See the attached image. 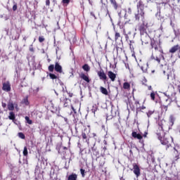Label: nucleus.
<instances>
[{"instance_id":"1a4fd4ad","label":"nucleus","mask_w":180,"mask_h":180,"mask_svg":"<svg viewBox=\"0 0 180 180\" xmlns=\"http://www.w3.org/2000/svg\"><path fill=\"white\" fill-rule=\"evenodd\" d=\"M97 74L99 77V79L102 81H106L108 79V76H106V73H105L103 70L101 69V70L98 71Z\"/></svg>"},{"instance_id":"ddd939ff","label":"nucleus","mask_w":180,"mask_h":180,"mask_svg":"<svg viewBox=\"0 0 180 180\" xmlns=\"http://www.w3.org/2000/svg\"><path fill=\"white\" fill-rule=\"evenodd\" d=\"M2 89L3 91H6V92H11V83L9 82L4 83Z\"/></svg>"},{"instance_id":"e2e57ef3","label":"nucleus","mask_w":180,"mask_h":180,"mask_svg":"<svg viewBox=\"0 0 180 180\" xmlns=\"http://www.w3.org/2000/svg\"><path fill=\"white\" fill-rule=\"evenodd\" d=\"M91 150H92V151H95V148H94V147H92V148H91Z\"/></svg>"},{"instance_id":"412c9836","label":"nucleus","mask_w":180,"mask_h":180,"mask_svg":"<svg viewBox=\"0 0 180 180\" xmlns=\"http://www.w3.org/2000/svg\"><path fill=\"white\" fill-rule=\"evenodd\" d=\"M100 92H101L103 95H105V96L109 95V92L108 91V89H106V88L103 86L100 87Z\"/></svg>"},{"instance_id":"5701e85b","label":"nucleus","mask_w":180,"mask_h":180,"mask_svg":"<svg viewBox=\"0 0 180 180\" xmlns=\"http://www.w3.org/2000/svg\"><path fill=\"white\" fill-rule=\"evenodd\" d=\"M169 122L171 127H172V126H174V123H175V117H174V115H170L169 118Z\"/></svg>"},{"instance_id":"393cba45","label":"nucleus","mask_w":180,"mask_h":180,"mask_svg":"<svg viewBox=\"0 0 180 180\" xmlns=\"http://www.w3.org/2000/svg\"><path fill=\"white\" fill-rule=\"evenodd\" d=\"M82 69L84 70V71H86V72H89L91 71V67H89V65L88 64H84L82 66Z\"/></svg>"},{"instance_id":"0e129e2a","label":"nucleus","mask_w":180,"mask_h":180,"mask_svg":"<svg viewBox=\"0 0 180 180\" xmlns=\"http://www.w3.org/2000/svg\"><path fill=\"white\" fill-rule=\"evenodd\" d=\"M109 40H113L110 37H108Z\"/></svg>"},{"instance_id":"052dcab7","label":"nucleus","mask_w":180,"mask_h":180,"mask_svg":"<svg viewBox=\"0 0 180 180\" xmlns=\"http://www.w3.org/2000/svg\"><path fill=\"white\" fill-rule=\"evenodd\" d=\"M88 1H89V4L92 6V1H91V0H88Z\"/></svg>"},{"instance_id":"6ab92c4d","label":"nucleus","mask_w":180,"mask_h":180,"mask_svg":"<svg viewBox=\"0 0 180 180\" xmlns=\"http://www.w3.org/2000/svg\"><path fill=\"white\" fill-rule=\"evenodd\" d=\"M21 103H22V105H25V106H29V105H30V103L29 102V97L26 96L22 100Z\"/></svg>"},{"instance_id":"aec40b11","label":"nucleus","mask_w":180,"mask_h":180,"mask_svg":"<svg viewBox=\"0 0 180 180\" xmlns=\"http://www.w3.org/2000/svg\"><path fill=\"white\" fill-rule=\"evenodd\" d=\"M179 50V45H175L169 49V53H174Z\"/></svg>"},{"instance_id":"7ed1b4c3","label":"nucleus","mask_w":180,"mask_h":180,"mask_svg":"<svg viewBox=\"0 0 180 180\" xmlns=\"http://www.w3.org/2000/svg\"><path fill=\"white\" fill-rule=\"evenodd\" d=\"M147 23L145 21H143L142 24L140 25L139 30L141 34V40L142 44H148L150 42V35L147 33Z\"/></svg>"},{"instance_id":"a211bd4d","label":"nucleus","mask_w":180,"mask_h":180,"mask_svg":"<svg viewBox=\"0 0 180 180\" xmlns=\"http://www.w3.org/2000/svg\"><path fill=\"white\" fill-rule=\"evenodd\" d=\"M70 103H71V100L65 98L63 100V106L65 108H68V106H70Z\"/></svg>"},{"instance_id":"6e6d98bb","label":"nucleus","mask_w":180,"mask_h":180,"mask_svg":"<svg viewBox=\"0 0 180 180\" xmlns=\"http://www.w3.org/2000/svg\"><path fill=\"white\" fill-rule=\"evenodd\" d=\"M147 134H148V133L145 132L144 134H143V137H147Z\"/></svg>"},{"instance_id":"a18cd8bd","label":"nucleus","mask_w":180,"mask_h":180,"mask_svg":"<svg viewBox=\"0 0 180 180\" xmlns=\"http://www.w3.org/2000/svg\"><path fill=\"white\" fill-rule=\"evenodd\" d=\"M30 51H31L32 53L34 52V49H33V46L31 45V46L30 47Z\"/></svg>"},{"instance_id":"b1692460","label":"nucleus","mask_w":180,"mask_h":180,"mask_svg":"<svg viewBox=\"0 0 180 180\" xmlns=\"http://www.w3.org/2000/svg\"><path fill=\"white\" fill-rule=\"evenodd\" d=\"M174 154H176V155L174 157V161H178L179 160V152L178 151V150H176V148H174Z\"/></svg>"},{"instance_id":"2f4dec72","label":"nucleus","mask_w":180,"mask_h":180,"mask_svg":"<svg viewBox=\"0 0 180 180\" xmlns=\"http://www.w3.org/2000/svg\"><path fill=\"white\" fill-rule=\"evenodd\" d=\"M144 109H146V106L144 105L136 107V112H141V110H144Z\"/></svg>"},{"instance_id":"69168bd1","label":"nucleus","mask_w":180,"mask_h":180,"mask_svg":"<svg viewBox=\"0 0 180 180\" xmlns=\"http://www.w3.org/2000/svg\"><path fill=\"white\" fill-rule=\"evenodd\" d=\"M107 14H109V10L107 8Z\"/></svg>"},{"instance_id":"4d7b16f0","label":"nucleus","mask_w":180,"mask_h":180,"mask_svg":"<svg viewBox=\"0 0 180 180\" xmlns=\"http://www.w3.org/2000/svg\"><path fill=\"white\" fill-rule=\"evenodd\" d=\"M23 40H24V41H26L27 40V37H23Z\"/></svg>"},{"instance_id":"bf43d9fd","label":"nucleus","mask_w":180,"mask_h":180,"mask_svg":"<svg viewBox=\"0 0 180 180\" xmlns=\"http://www.w3.org/2000/svg\"><path fill=\"white\" fill-rule=\"evenodd\" d=\"M103 151H106V150H108V148H106V146H104V147L103 148Z\"/></svg>"},{"instance_id":"a878e982","label":"nucleus","mask_w":180,"mask_h":180,"mask_svg":"<svg viewBox=\"0 0 180 180\" xmlns=\"http://www.w3.org/2000/svg\"><path fill=\"white\" fill-rule=\"evenodd\" d=\"M123 89H125L127 91L130 90V83L129 82H124L123 84Z\"/></svg>"},{"instance_id":"3c124183","label":"nucleus","mask_w":180,"mask_h":180,"mask_svg":"<svg viewBox=\"0 0 180 180\" xmlns=\"http://www.w3.org/2000/svg\"><path fill=\"white\" fill-rule=\"evenodd\" d=\"M1 105L4 108H6V104L5 103H2Z\"/></svg>"},{"instance_id":"a19ab883","label":"nucleus","mask_w":180,"mask_h":180,"mask_svg":"<svg viewBox=\"0 0 180 180\" xmlns=\"http://www.w3.org/2000/svg\"><path fill=\"white\" fill-rule=\"evenodd\" d=\"M153 113H154V112H153V111H148V112H147V116H148V117H150V116H151V115H153Z\"/></svg>"},{"instance_id":"49530a36","label":"nucleus","mask_w":180,"mask_h":180,"mask_svg":"<svg viewBox=\"0 0 180 180\" xmlns=\"http://www.w3.org/2000/svg\"><path fill=\"white\" fill-rule=\"evenodd\" d=\"M93 137L94 138V140H96L98 139V135H96L95 133H93Z\"/></svg>"},{"instance_id":"9b49d317","label":"nucleus","mask_w":180,"mask_h":180,"mask_svg":"<svg viewBox=\"0 0 180 180\" xmlns=\"http://www.w3.org/2000/svg\"><path fill=\"white\" fill-rule=\"evenodd\" d=\"M123 39V37H122V34H120V32L118 30H114V40L115 41H117V40H122Z\"/></svg>"},{"instance_id":"338daca9","label":"nucleus","mask_w":180,"mask_h":180,"mask_svg":"<svg viewBox=\"0 0 180 180\" xmlns=\"http://www.w3.org/2000/svg\"><path fill=\"white\" fill-rule=\"evenodd\" d=\"M134 91H136V89H133V93L132 94L134 93Z\"/></svg>"},{"instance_id":"4c0bfd02","label":"nucleus","mask_w":180,"mask_h":180,"mask_svg":"<svg viewBox=\"0 0 180 180\" xmlns=\"http://www.w3.org/2000/svg\"><path fill=\"white\" fill-rule=\"evenodd\" d=\"M45 40H46V39L44 38V37H43V36L39 37V43H43V41H44Z\"/></svg>"},{"instance_id":"c756f323","label":"nucleus","mask_w":180,"mask_h":180,"mask_svg":"<svg viewBox=\"0 0 180 180\" xmlns=\"http://www.w3.org/2000/svg\"><path fill=\"white\" fill-rule=\"evenodd\" d=\"M49 77H50L51 79H58V77H57V75H56L53 73H49Z\"/></svg>"},{"instance_id":"ea45409f","label":"nucleus","mask_w":180,"mask_h":180,"mask_svg":"<svg viewBox=\"0 0 180 180\" xmlns=\"http://www.w3.org/2000/svg\"><path fill=\"white\" fill-rule=\"evenodd\" d=\"M162 110H165V112H167V110H168V105H162Z\"/></svg>"},{"instance_id":"37998d69","label":"nucleus","mask_w":180,"mask_h":180,"mask_svg":"<svg viewBox=\"0 0 180 180\" xmlns=\"http://www.w3.org/2000/svg\"><path fill=\"white\" fill-rule=\"evenodd\" d=\"M90 15L91 16H92L93 18H94V19H96V15H95V13H94V12H90Z\"/></svg>"},{"instance_id":"58836bf2","label":"nucleus","mask_w":180,"mask_h":180,"mask_svg":"<svg viewBox=\"0 0 180 180\" xmlns=\"http://www.w3.org/2000/svg\"><path fill=\"white\" fill-rule=\"evenodd\" d=\"M70 0H63L62 4L68 5V4H70Z\"/></svg>"},{"instance_id":"2eb2a0df","label":"nucleus","mask_w":180,"mask_h":180,"mask_svg":"<svg viewBox=\"0 0 180 180\" xmlns=\"http://www.w3.org/2000/svg\"><path fill=\"white\" fill-rule=\"evenodd\" d=\"M75 124V130H82V129L84 127V123L82 122H77V120H74Z\"/></svg>"},{"instance_id":"4468645a","label":"nucleus","mask_w":180,"mask_h":180,"mask_svg":"<svg viewBox=\"0 0 180 180\" xmlns=\"http://www.w3.org/2000/svg\"><path fill=\"white\" fill-rule=\"evenodd\" d=\"M107 75H108V78H110V79H111L112 82H115V81H116V74H115L113 72L108 71L107 72Z\"/></svg>"},{"instance_id":"f8f14e48","label":"nucleus","mask_w":180,"mask_h":180,"mask_svg":"<svg viewBox=\"0 0 180 180\" xmlns=\"http://www.w3.org/2000/svg\"><path fill=\"white\" fill-rule=\"evenodd\" d=\"M86 131V128H84V131L82 132V137L83 139V140H86V143H87V144H89V134L88 132H85Z\"/></svg>"},{"instance_id":"0eeeda50","label":"nucleus","mask_w":180,"mask_h":180,"mask_svg":"<svg viewBox=\"0 0 180 180\" xmlns=\"http://www.w3.org/2000/svg\"><path fill=\"white\" fill-rule=\"evenodd\" d=\"M133 169H134V174L136 175V178H139V176L141 175V172H140V167H139V165L134 163Z\"/></svg>"},{"instance_id":"7c9ffc66","label":"nucleus","mask_w":180,"mask_h":180,"mask_svg":"<svg viewBox=\"0 0 180 180\" xmlns=\"http://www.w3.org/2000/svg\"><path fill=\"white\" fill-rule=\"evenodd\" d=\"M18 137L20 139H22V140H25V139H26V136H25V134H23L22 132H19L18 133Z\"/></svg>"},{"instance_id":"680f3d73","label":"nucleus","mask_w":180,"mask_h":180,"mask_svg":"<svg viewBox=\"0 0 180 180\" xmlns=\"http://www.w3.org/2000/svg\"><path fill=\"white\" fill-rule=\"evenodd\" d=\"M101 4H102V5H105V4L103 3V0H101Z\"/></svg>"},{"instance_id":"79ce46f5","label":"nucleus","mask_w":180,"mask_h":180,"mask_svg":"<svg viewBox=\"0 0 180 180\" xmlns=\"http://www.w3.org/2000/svg\"><path fill=\"white\" fill-rule=\"evenodd\" d=\"M124 34L125 36V39L126 40L129 39V35L127 34H126V30H124Z\"/></svg>"},{"instance_id":"8fccbe9b","label":"nucleus","mask_w":180,"mask_h":180,"mask_svg":"<svg viewBox=\"0 0 180 180\" xmlns=\"http://www.w3.org/2000/svg\"><path fill=\"white\" fill-rule=\"evenodd\" d=\"M135 105L137 106L138 105H140V101H135Z\"/></svg>"},{"instance_id":"c85d7f7f","label":"nucleus","mask_w":180,"mask_h":180,"mask_svg":"<svg viewBox=\"0 0 180 180\" xmlns=\"http://www.w3.org/2000/svg\"><path fill=\"white\" fill-rule=\"evenodd\" d=\"M22 154H23L24 157H27V155L29 154V153L27 152V146L24 147Z\"/></svg>"},{"instance_id":"de8ad7c7","label":"nucleus","mask_w":180,"mask_h":180,"mask_svg":"<svg viewBox=\"0 0 180 180\" xmlns=\"http://www.w3.org/2000/svg\"><path fill=\"white\" fill-rule=\"evenodd\" d=\"M46 6H50V0L46 1Z\"/></svg>"},{"instance_id":"864d4df0","label":"nucleus","mask_w":180,"mask_h":180,"mask_svg":"<svg viewBox=\"0 0 180 180\" xmlns=\"http://www.w3.org/2000/svg\"><path fill=\"white\" fill-rule=\"evenodd\" d=\"M63 148V150H65V151H67V150H68V148H67L65 146H64Z\"/></svg>"},{"instance_id":"423d86ee","label":"nucleus","mask_w":180,"mask_h":180,"mask_svg":"<svg viewBox=\"0 0 180 180\" xmlns=\"http://www.w3.org/2000/svg\"><path fill=\"white\" fill-rule=\"evenodd\" d=\"M110 4L115 11L122 9V5H120V4H119V2H117L116 0H110Z\"/></svg>"},{"instance_id":"c03bdc74","label":"nucleus","mask_w":180,"mask_h":180,"mask_svg":"<svg viewBox=\"0 0 180 180\" xmlns=\"http://www.w3.org/2000/svg\"><path fill=\"white\" fill-rule=\"evenodd\" d=\"M61 154L63 155V157H65L67 155V150H63Z\"/></svg>"},{"instance_id":"6e6552de","label":"nucleus","mask_w":180,"mask_h":180,"mask_svg":"<svg viewBox=\"0 0 180 180\" xmlns=\"http://www.w3.org/2000/svg\"><path fill=\"white\" fill-rule=\"evenodd\" d=\"M79 78H81V79H83V81H84L87 84H89V82H91V79H89V75L88 74L81 72L79 75Z\"/></svg>"},{"instance_id":"f704fd0d","label":"nucleus","mask_w":180,"mask_h":180,"mask_svg":"<svg viewBox=\"0 0 180 180\" xmlns=\"http://www.w3.org/2000/svg\"><path fill=\"white\" fill-rule=\"evenodd\" d=\"M80 173H81L82 178H85V174H86L85 169H80Z\"/></svg>"},{"instance_id":"5fc2aeb1","label":"nucleus","mask_w":180,"mask_h":180,"mask_svg":"<svg viewBox=\"0 0 180 180\" xmlns=\"http://www.w3.org/2000/svg\"><path fill=\"white\" fill-rule=\"evenodd\" d=\"M148 89L149 91H151V90L153 89V87H152L151 86H149L148 87Z\"/></svg>"},{"instance_id":"39448f33","label":"nucleus","mask_w":180,"mask_h":180,"mask_svg":"<svg viewBox=\"0 0 180 180\" xmlns=\"http://www.w3.org/2000/svg\"><path fill=\"white\" fill-rule=\"evenodd\" d=\"M48 70L50 72H53L55 70L56 72H59V74H62L63 72V67L61 65H60V63L56 62L55 63V66L54 65H50L48 67Z\"/></svg>"},{"instance_id":"9d476101","label":"nucleus","mask_w":180,"mask_h":180,"mask_svg":"<svg viewBox=\"0 0 180 180\" xmlns=\"http://www.w3.org/2000/svg\"><path fill=\"white\" fill-rule=\"evenodd\" d=\"M139 67H140L141 71L144 73H147L148 70V63H144L143 64H138Z\"/></svg>"},{"instance_id":"c9c22d12","label":"nucleus","mask_w":180,"mask_h":180,"mask_svg":"<svg viewBox=\"0 0 180 180\" xmlns=\"http://www.w3.org/2000/svg\"><path fill=\"white\" fill-rule=\"evenodd\" d=\"M150 98L152 101H155V93L154 91L150 93Z\"/></svg>"},{"instance_id":"13d9d810","label":"nucleus","mask_w":180,"mask_h":180,"mask_svg":"<svg viewBox=\"0 0 180 180\" xmlns=\"http://www.w3.org/2000/svg\"><path fill=\"white\" fill-rule=\"evenodd\" d=\"M129 153H130V155H133V150H130Z\"/></svg>"},{"instance_id":"dca6fc26","label":"nucleus","mask_w":180,"mask_h":180,"mask_svg":"<svg viewBox=\"0 0 180 180\" xmlns=\"http://www.w3.org/2000/svg\"><path fill=\"white\" fill-rule=\"evenodd\" d=\"M131 136L134 139H137V140H143V135H141L140 134H137L136 131H133L131 133Z\"/></svg>"},{"instance_id":"cd10ccee","label":"nucleus","mask_w":180,"mask_h":180,"mask_svg":"<svg viewBox=\"0 0 180 180\" xmlns=\"http://www.w3.org/2000/svg\"><path fill=\"white\" fill-rule=\"evenodd\" d=\"M25 119L26 120V123H27L28 124H33V121L30 120V118L28 116H26Z\"/></svg>"},{"instance_id":"603ef678","label":"nucleus","mask_w":180,"mask_h":180,"mask_svg":"<svg viewBox=\"0 0 180 180\" xmlns=\"http://www.w3.org/2000/svg\"><path fill=\"white\" fill-rule=\"evenodd\" d=\"M73 96H74V94L72 93H69L70 98H72Z\"/></svg>"},{"instance_id":"20e7f679","label":"nucleus","mask_w":180,"mask_h":180,"mask_svg":"<svg viewBox=\"0 0 180 180\" xmlns=\"http://www.w3.org/2000/svg\"><path fill=\"white\" fill-rule=\"evenodd\" d=\"M150 46L152 49H154L155 51H159L161 53V54H164V51L162 50V47L161 46V41L158 39H150Z\"/></svg>"},{"instance_id":"bb28decb","label":"nucleus","mask_w":180,"mask_h":180,"mask_svg":"<svg viewBox=\"0 0 180 180\" xmlns=\"http://www.w3.org/2000/svg\"><path fill=\"white\" fill-rule=\"evenodd\" d=\"M8 119L9 120H15V112L13 111L9 112Z\"/></svg>"},{"instance_id":"09e8293b","label":"nucleus","mask_w":180,"mask_h":180,"mask_svg":"<svg viewBox=\"0 0 180 180\" xmlns=\"http://www.w3.org/2000/svg\"><path fill=\"white\" fill-rule=\"evenodd\" d=\"M71 108L72 109L74 113H77V110H75V108H74L72 105H71Z\"/></svg>"},{"instance_id":"473e14b6","label":"nucleus","mask_w":180,"mask_h":180,"mask_svg":"<svg viewBox=\"0 0 180 180\" xmlns=\"http://www.w3.org/2000/svg\"><path fill=\"white\" fill-rule=\"evenodd\" d=\"M151 58L153 59V60H155V61H157L158 63V64H160V63H161V59H160L158 57H155L154 56H151Z\"/></svg>"},{"instance_id":"f3484780","label":"nucleus","mask_w":180,"mask_h":180,"mask_svg":"<svg viewBox=\"0 0 180 180\" xmlns=\"http://www.w3.org/2000/svg\"><path fill=\"white\" fill-rule=\"evenodd\" d=\"M78 179V174L75 173H72L68 176V180H77Z\"/></svg>"},{"instance_id":"4be33fe9","label":"nucleus","mask_w":180,"mask_h":180,"mask_svg":"<svg viewBox=\"0 0 180 180\" xmlns=\"http://www.w3.org/2000/svg\"><path fill=\"white\" fill-rule=\"evenodd\" d=\"M7 108L11 112H13V110H15V105L13 102H9L7 105Z\"/></svg>"},{"instance_id":"f03ea898","label":"nucleus","mask_w":180,"mask_h":180,"mask_svg":"<svg viewBox=\"0 0 180 180\" xmlns=\"http://www.w3.org/2000/svg\"><path fill=\"white\" fill-rule=\"evenodd\" d=\"M134 3L136 4L137 8V13L135 14L136 20L138 22H140V20L144 22V8H148V5L151 3V0H134Z\"/></svg>"},{"instance_id":"72a5a7b5","label":"nucleus","mask_w":180,"mask_h":180,"mask_svg":"<svg viewBox=\"0 0 180 180\" xmlns=\"http://www.w3.org/2000/svg\"><path fill=\"white\" fill-rule=\"evenodd\" d=\"M13 12H15V11L18 10V4H16V2H13Z\"/></svg>"},{"instance_id":"f257e3e1","label":"nucleus","mask_w":180,"mask_h":180,"mask_svg":"<svg viewBox=\"0 0 180 180\" xmlns=\"http://www.w3.org/2000/svg\"><path fill=\"white\" fill-rule=\"evenodd\" d=\"M159 131H157L156 134L158 136V140H160L161 144L162 146H166V150H168L169 147H171V143L174 141V139L172 138L171 136L165 135L163 137L161 136V131H169L171 130V126H169L167 122H159Z\"/></svg>"},{"instance_id":"e433bc0d","label":"nucleus","mask_w":180,"mask_h":180,"mask_svg":"<svg viewBox=\"0 0 180 180\" xmlns=\"http://www.w3.org/2000/svg\"><path fill=\"white\" fill-rule=\"evenodd\" d=\"M116 50H117V54H119V53H122V51H123V49L121 47L117 46L116 47Z\"/></svg>"},{"instance_id":"774afa93","label":"nucleus","mask_w":180,"mask_h":180,"mask_svg":"<svg viewBox=\"0 0 180 180\" xmlns=\"http://www.w3.org/2000/svg\"><path fill=\"white\" fill-rule=\"evenodd\" d=\"M84 1H82V5H84Z\"/></svg>"}]
</instances>
